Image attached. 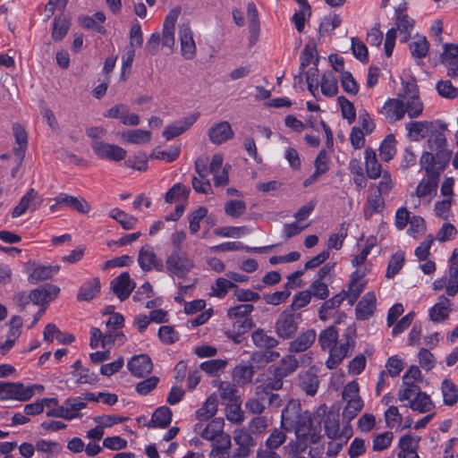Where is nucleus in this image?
Wrapping results in <instances>:
<instances>
[{
	"label": "nucleus",
	"instance_id": "46",
	"mask_svg": "<svg viewBox=\"0 0 458 458\" xmlns=\"http://www.w3.org/2000/svg\"><path fill=\"white\" fill-rule=\"evenodd\" d=\"M237 288V284L228 279L219 277L216 280L214 284L211 286L210 296H215L217 298H224L229 290Z\"/></svg>",
	"mask_w": 458,
	"mask_h": 458
},
{
	"label": "nucleus",
	"instance_id": "35",
	"mask_svg": "<svg viewBox=\"0 0 458 458\" xmlns=\"http://www.w3.org/2000/svg\"><path fill=\"white\" fill-rule=\"evenodd\" d=\"M451 301L445 296L439 297L437 302L429 310V317L433 322H441L448 318Z\"/></svg>",
	"mask_w": 458,
	"mask_h": 458
},
{
	"label": "nucleus",
	"instance_id": "1",
	"mask_svg": "<svg viewBox=\"0 0 458 458\" xmlns=\"http://www.w3.org/2000/svg\"><path fill=\"white\" fill-rule=\"evenodd\" d=\"M281 423L284 429L294 430L298 442L303 445V438L310 443H316L318 436L312 428L311 413L302 411L298 400H291L284 409L281 416Z\"/></svg>",
	"mask_w": 458,
	"mask_h": 458
},
{
	"label": "nucleus",
	"instance_id": "61",
	"mask_svg": "<svg viewBox=\"0 0 458 458\" xmlns=\"http://www.w3.org/2000/svg\"><path fill=\"white\" fill-rule=\"evenodd\" d=\"M405 104V113L410 118H417L423 112V103L417 95L411 97Z\"/></svg>",
	"mask_w": 458,
	"mask_h": 458
},
{
	"label": "nucleus",
	"instance_id": "20",
	"mask_svg": "<svg viewBox=\"0 0 458 458\" xmlns=\"http://www.w3.org/2000/svg\"><path fill=\"white\" fill-rule=\"evenodd\" d=\"M60 289L56 285L46 284L30 292V301L36 305H44L54 300Z\"/></svg>",
	"mask_w": 458,
	"mask_h": 458
},
{
	"label": "nucleus",
	"instance_id": "28",
	"mask_svg": "<svg viewBox=\"0 0 458 458\" xmlns=\"http://www.w3.org/2000/svg\"><path fill=\"white\" fill-rule=\"evenodd\" d=\"M12 130L15 143L18 145L17 147H13V151L14 155L19 157L20 161L22 162L28 145V133L25 128L18 123L13 124Z\"/></svg>",
	"mask_w": 458,
	"mask_h": 458
},
{
	"label": "nucleus",
	"instance_id": "48",
	"mask_svg": "<svg viewBox=\"0 0 458 458\" xmlns=\"http://www.w3.org/2000/svg\"><path fill=\"white\" fill-rule=\"evenodd\" d=\"M247 17L250 23V32L251 34V40L255 42L258 38L259 31V13L254 3L250 2L247 5Z\"/></svg>",
	"mask_w": 458,
	"mask_h": 458
},
{
	"label": "nucleus",
	"instance_id": "21",
	"mask_svg": "<svg viewBox=\"0 0 458 458\" xmlns=\"http://www.w3.org/2000/svg\"><path fill=\"white\" fill-rule=\"evenodd\" d=\"M138 263L143 271L156 269L158 272L164 271L163 262L149 247H142L139 252Z\"/></svg>",
	"mask_w": 458,
	"mask_h": 458
},
{
	"label": "nucleus",
	"instance_id": "32",
	"mask_svg": "<svg viewBox=\"0 0 458 458\" xmlns=\"http://www.w3.org/2000/svg\"><path fill=\"white\" fill-rule=\"evenodd\" d=\"M420 164L425 169L428 176L439 177L440 173L445 168L447 165L438 163L437 156L431 152H425L420 159Z\"/></svg>",
	"mask_w": 458,
	"mask_h": 458
},
{
	"label": "nucleus",
	"instance_id": "34",
	"mask_svg": "<svg viewBox=\"0 0 458 458\" xmlns=\"http://www.w3.org/2000/svg\"><path fill=\"white\" fill-rule=\"evenodd\" d=\"M365 166L367 175L370 179H377L383 173L382 166L377 159L376 152L371 148L365 149Z\"/></svg>",
	"mask_w": 458,
	"mask_h": 458
},
{
	"label": "nucleus",
	"instance_id": "10",
	"mask_svg": "<svg viewBox=\"0 0 458 458\" xmlns=\"http://www.w3.org/2000/svg\"><path fill=\"white\" fill-rule=\"evenodd\" d=\"M181 13V8L179 6L170 10L168 14L165 16L163 30L161 34L162 47H166L173 52L175 44L174 29L175 23Z\"/></svg>",
	"mask_w": 458,
	"mask_h": 458
},
{
	"label": "nucleus",
	"instance_id": "27",
	"mask_svg": "<svg viewBox=\"0 0 458 458\" xmlns=\"http://www.w3.org/2000/svg\"><path fill=\"white\" fill-rule=\"evenodd\" d=\"M198 119V114H192L168 125L163 131V136L166 140H172L185 132Z\"/></svg>",
	"mask_w": 458,
	"mask_h": 458
},
{
	"label": "nucleus",
	"instance_id": "39",
	"mask_svg": "<svg viewBox=\"0 0 458 458\" xmlns=\"http://www.w3.org/2000/svg\"><path fill=\"white\" fill-rule=\"evenodd\" d=\"M397 17L395 21L396 29L402 35L401 41L406 42L411 36V32L414 26V21L407 14H403L400 10H397Z\"/></svg>",
	"mask_w": 458,
	"mask_h": 458
},
{
	"label": "nucleus",
	"instance_id": "45",
	"mask_svg": "<svg viewBox=\"0 0 458 458\" xmlns=\"http://www.w3.org/2000/svg\"><path fill=\"white\" fill-rule=\"evenodd\" d=\"M123 140L133 144H146L151 139V132L145 130H129L123 133Z\"/></svg>",
	"mask_w": 458,
	"mask_h": 458
},
{
	"label": "nucleus",
	"instance_id": "63",
	"mask_svg": "<svg viewBox=\"0 0 458 458\" xmlns=\"http://www.w3.org/2000/svg\"><path fill=\"white\" fill-rule=\"evenodd\" d=\"M246 210V204L241 199H231L225 203V212L232 217L242 216Z\"/></svg>",
	"mask_w": 458,
	"mask_h": 458
},
{
	"label": "nucleus",
	"instance_id": "15",
	"mask_svg": "<svg viewBox=\"0 0 458 458\" xmlns=\"http://www.w3.org/2000/svg\"><path fill=\"white\" fill-rule=\"evenodd\" d=\"M135 285L128 272H123L111 282V288L120 301L128 299Z\"/></svg>",
	"mask_w": 458,
	"mask_h": 458
},
{
	"label": "nucleus",
	"instance_id": "11",
	"mask_svg": "<svg viewBox=\"0 0 458 458\" xmlns=\"http://www.w3.org/2000/svg\"><path fill=\"white\" fill-rule=\"evenodd\" d=\"M91 148L98 157L107 158L115 162L123 160L127 154L126 150L122 147L100 140L92 141Z\"/></svg>",
	"mask_w": 458,
	"mask_h": 458
},
{
	"label": "nucleus",
	"instance_id": "30",
	"mask_svg": "<svg viewBox=\"0 0 458 458\" xmlns=\"http://www.w3.org/2000/svg\"><path fill=\"white\" fill-rule=\"evenodd\" d=\"M58 270V266H32L28 267L29 280L33 284L44 281L51 278Z\"/></svg>",
	"mask_w": 458,
	"mask_h": 458
},
{
	"label": "nucleus",
	"instance_id": "22",
	"mask_svg": "<svg viewBox=\"0 0 458 458\" xmlns=\"http://www.w3.org/2000/svg\"><path fill=\"white\" fill-rule=\"evenodd\" d=\"M381 114L390 123H394L404 116L405 104L402 99L390 98L384 104Z\"/></svg>",
	"mask_w": 458,
	"mask_h": 458
},
{
	"label": "nucleus",
	"instance_id": "53",
	"mask_svg": "<svg viewBox=\"0 0 458 458\" xmlns=\"http://www.w3.org/2000/svg\"><path fill=\"white\" fill-rule=\"evenodd\" d=\"M385 205L382 194L377 192L369 196L367 199V206L364 208V216L366 218H369L374 213L379 212L383 209Z\"/></svg>",
	"mask_w": 458,
	"mask_h": 458
},
{
	"label": "nucleus",
	"instance_id": "2",
	"mask_svg": "<svg viewBox=\"0 0 458 458\" xmlns=\"http://www.w3.org/2000/svg\"><path fill=\"white\" fill-rule=\"evenodd\" d=\"M343 336L344 338L338 343L339 334L335 326L322 330L318 335L321 349L329 351V357L326 361V366L329 369H335L354 348L355 341L351 336V331Z\"/></svg>",
	"mask_w": 458,
	"mask_h": 458
},
{
	"label": "nucleus",
	"instance_id": "25",
	"mask_svg": "<svg viewBox=\"0 0 458 458\" xmlns=\"http://www.w3.org/2000/svg\"><path fill=\"white\" fill-rule=\"evenodd\" d=\"M208 137L214 144H222L233 137V131L230 123L226 121L220 122L208 130Z\"/></svg>",
	"mask_w": 458,
	"mask_h": 458
},
{
	"label": "nucleus",
	"instance_id": "58",
	"mask_svg": "<svg viewBox=\"0 0 458 458\" xmlns=\"http://www.w3.org/2000/svg\"><path fill=\"white\" fill-rule=\"evenodd\" d=\"M208 209L204 207H199L189 215V229L191 233L195 234L199 231L200 221L207 216Z\"/></svg>",
	"mask_w": 458,
	"mask_h": 458
},
{
	"label": "nucleus",
	"instance_id": "3",
	"mask_svg": "<svg viewBox=\"0 0 458 458\" xmlns=\"http://www.w3.org/2000/svg\"><path fill=\"white\" fill-rule=\"evenodd\" d=\"M397 396L400 402L407 401V403L404 404L405 407L420 413L428 412L435 407L430 396L422 392L419 386L400 388Z\"/></svg>",
	"mask_w": 458,
	"mask_h": 458
},
{
	"label": "nucleus",
	"instance_id": "55",
	"mask_svg": "<svg viewBox=\"0 0 458 458\" xmlns=\"http://www.w3.org/2000/svg\"><path fill=\"white\" fill-rule=\"evenodd\" d=\"M404 262V254L403 252L394 253L387 266L386 277L390 279L393 278L402 269Z\"/></svg>",
	"mask_w": 458,
	"mask_h": 458
},
{
	"label": "nucleus",
	"instance_id": "40",
	"mask_svg": "<svg viewBox=\"0 0 458 458\" xmlns=\"http://www.w3.org/2000/svg\"><path fill=\"white\" fill-rule=\"evenodd\" d=\"M100 292V281L98 278H91L82 284L78 293L79 301H90Z\"/></svg>",
	"mask_w": 458,
	"mask_h": 458
},
{
	"label": "nucleus",
	"instance_id": "36",
	"mask_svg": "<svg viewBox=\"0 0 458 458\" xmlns=\"http://www.w3.org/2000/svg\"><path fill=\"white\" fill-rule=\"evenodd\" d=\"M254 373L252 365L239 364L233 370V380L238 386H244L252 381Z\"/></svg>",
	"mask_w": 458,
	"mask_h": 458
},
{
	"label": "nucleus",
	"instance_id": "62",
	"mask_svg": "<svg viewBox=\"0 0 458 458\" xmlns=\"http://www.w3.org/2000/svg\"><path fill=\"white\" fill-rule=\"evenodd\" d=\"M286 441V434L282 428H275L266 440V447L276 450Z\"/></svg>",
	"mask_w": 458,
	"mask_h": 458
},
{
	"label": "nucleus",
	"instance_id": "18",
	"mask_svg": "<svg viewBox=\"0 0 458 458\" xmlns=\"http://www.w3.org/2000/svg\"><path fill=\"white\" fill-rule=\"evenodd\" d=\"M366 275V268L357 269L352 275V279L348 285V291H345L346 300L350 305H353L357 298L363 291L366 282L363 280Z\"/></svg>",
	"mask_w": 458,
	"mask_h": 458
},
{
	"label": "nucleus",
	"instance_id": "59",
	"mask_svg": "<svg viewBox=\"0 0 458 458\" xmlns=\"http://www.w3.org/2000/svg\"><path fill=\"white\" fill-rule=\"evenodd\" d=\"M429 49V43L426 38H419L410 44V50L414 58H423L427 55Z\"/></svg>",
	"mask_w": 458,
	"mask_h": 458
},
{
	"label": "nucleus",
	"instance_id": "16",
	"mask_svg": "<svg viewBox=\"0 0 458 458\" xmlns=\"http://www.w3.org/2000/svg\"><path fill=\"white\" fill-rule=\"evenodd\" d=\"M298 385L307 395L314 396L318 392L319 386L317 369L315 367H310L309 369L301 372L298 375Z\"/></svg>",
	"mask_w": 458,
	"mask_h": 458
},
{
	"label": "nucleus",
	"instance_id": "4",
	"mask_svg": "<svg viewBox=\"0 0 458 458\" xmlns=\"http://www.w3.org/2000/svg\"><path fill=\"white\" fill-rule=\"evenodd\" d=\"M301 322V313L284 310L280 313L275 323V332L283 340L292 339L298 332Z\"/></svg>",
	"mask_w": 458,
	"mask_h": 458
},
{
	"label": "nucleus",
	"instance_id": "43",
	"mask_svg": "<svg viewBox=\"0 0 458 458\" xmlns=\"http://www.w3.org/2000/svg\"><path fill=\"white\" fill-rule=\"evenodd\" d=\"M212 442L211 455L215 457L224 455L232 446L231 437L225 433L224 430Z\"/></svg>",
	"mask_w": 458,
	"mask_h": 458
},
{
	"label": "nucleus",
	"instance_id": "49",
	"mask_svg": "<svg viewBox=\"0 0 458 458\" xmlns=\"http://www.w3.org/2000/svg\"><path fill=\"white\" fill-rule=\"evenodd\" d=\"M70 28V21L64 16H58L54 19L52 38L55 41L62 40L67 34Z\"/></svg>",
	"mask_w": 458,
	"mask_h": 458
},
{
	"label": "nucleus",
	"instance_id": "41",
	"mask_svg": "<svg viewBox=\"0 0 458 458\" xmlns=\"http://www.w3.org/2000/svg\"><path fill=\"white\" fill-rule=\"evenodd\" d=\"M441 392L443 394L444 403L452 406L457 403L458 388L450 379L445 378L441 384Z\"/></svg>",
	"mask_w": 458,
	"mask_h": 458
},
{
	"label": "nucleus",
	"instance_id": "8",
	"mask_svg": "<svg viewBox=\"0 0 458 458\" xmlns=\"http://www.w3.org/2000/svg\"><path fill=\"white\" fill-rule=\"evenodd\" d=\"M208 163L207 157H199L195 160L194 167L198 176H193L191 185L193 190L198 193L212 194V185L208 179Z\"/></svg>",
	"mask_w": 458,
	"mask_h": 458
},
{
	"label": "nucleus",
	"instance_id": "47",
	"mask_svg": "<svg viewBox=\"0 0 458 458\" xmlns=\"http://www.w3.org/2000/svg\"><path fill=\"white\" fill-rule=\"evenodd\" d=\"M338 81L335 75L331 72L322 76L320 87L321 92L326 97H334L338 93Z\"/></svg>",
	"mask_w": 458,
	"mask_h": 458
},
{
	"label": "nucleus",
	"instance_id": "42",
	"mask_svg": "<svg viewBox=\"0 0 458 458\" xmlns=\"http://www.w3.org/2000/svg\"><path fill=\"white\" fill-rule=\"evenodd\" d=\"M190 189L181 182L175 183L165 195V201L166 203H173L174 201L183 200L188 199Z\"/></svg>",
	"mask_w": 458,
	"mask_h": 458
},
{
	"label": "nucleus",
	"instance_id": "19",
	"mask_svg": "<svg viewBox=\"0 0 458 458\" xmlns=\"http://www.w3.org/2000/svg\"><path fill=\"white\" fill-rule=\"evenodd\" d=\"M130 372L137 377H143L153 369L151 359L147 354L133 356L127 364Z\"/></svg>",
	"mask_w": 458,
	"mask_h": 458
},
{
	"label": "nucleus",
	"instance_id": "23",
	"mask_svg": "<svg viewBox=\"0 0 458 458\" xmlns=\"http://www.w3.org/2000/svg\"><path fill=\"white\" fill-rule=\"evenodd\" d=\"M316 338L317 334L315 329H308L290 342L288 351L289 352H303L314 344Z\"/></svg>",
	"mask_w": 458,
	"mask_h": 458
},
{
	"label": "nucleus",
	"instance_id": "17",
	"mask_svg": "<svg viewBox=\"0 0 458 458\" xmlns=\"http://www.w3.org/2000/svg\"><path fill=\"white\" fill-rule=\"evenodd\" d=\"M224 420L222 419H214L208 422H197L194 426V432L199 435L202 438L212 441L222 433L224 430Z\"/></svg>",
	"mask_w": 458,
	"mask_h": 458
},
{
	"label": "nucleus",
	"instance_id": "50",
	"mask_svg": "<svg viewBox=\"0 0 458 458\" xmlns=\"http://www.w3.org/2000/svg\"><path fill=\"white\" fill-rule=\"evenodd\" d=\"M396 153L395 139L393 134L386 137L379 148V156L382 160L390 161Z\"/></svg>",
	"mask_w": 458,
	"mask_h": 458
},
{
	"label": "nucleus",
	"instance_id": "64",
	"mask_svg": "<svg viewBox=\"0 0 458 458\" xmlns=\"http://www.w3.org/2000/svg\"><path fill=\"white\" fill-rule=\"evenodd\" d=\"M437 90L445 98L454 99L458 97V88L454 87L450 81H439L437 83Z\"/></svg>",
	"mask_w": 458,
	"mask_h": 458
},
{
	"label": "nucleus",
	"instance_id": "37",
	"mask_svg": "<svg viewBox=\"0 0 458 458\" xmlns=\"http://www.w3.org/2000/svg\"><path fill=\"white\" fill-rule=\"evenodd\" d=\"M432 128L433 123L429 121L410 122L406 124V130L414 140L425 138Z\"/></svg>",
	"mask_w": 458,
	"mask_h": 458
},
{
	"label": "nucleus",
	"instance_id": "9",
	"mask_svg": "<svg viewBox=\"0 0 458 458\" xmlns=\"http://www.w3.org/2000/svg\"><path fill=\"white\" fill-rule=\"evenodd\" d=\"M31 394L30 389H25V386L22 383L0 382L1 400L26 402L31 399Z\"/></svg>",
	"mask_w": 458,
	"mask_h": 458
},
{
	"label": "nucleus",
	"instance_id": "60",
	"mask_svg": "<svg viewBox=\"0 0 458 458\" xmlns=\"http://www.w3.org/2000/svg\"><path fill=\"white\" fill-rule=\"evenodd\" d=\"M347 404L343 411L344 418L352 420L362 410L364 403L360 397L346 401Z\"/></svg>",
	"mask_w": 458,
	"mask_h": 458
},
{
	"label": "nucleus",
	"instance_id": "52",
	"mask_svg": "<svg viewBox=\"0 0 458 458\" xmlns=\"http://www.w3.org/2000/svg\"><path fill=\"white\" fill-rule=\"evenodd\" d=\"M110 216L116 220L124 230L132 229L136 223L138 222L137 218L132 216H130L124 213L123 210L119 208H114L110 212Z\"/></svg>",
	"mask_w": 458,
	"mask_h": 458
},
{
	"label": "nucleus",
	"instance_id": "12",
	"mask_svg": "<svg viewBox=\"0 0 458 458\" xmlns=\"http://www.w3.org/2000/svg\"><path fill=\"white\" fill-rule=\"evenodd\" d=\"M428 146L430 150L436 152L438 163H443L444 165L448 164L452 151L446 148V139L442 131H432L428 140Z\"/></svg>",
	"mask_w": 458,
	"mask_h": 458
},
{
	"label": "nucleus",
	"instance_id": "26",
	"mask_svg": "<svg viewBox=\"0 0 458 458\" xmlns=\"http://www.w3.org/2000/svg\"><path fill=\"white\" fill-rule=\"evenodd\" d=\"M376 301L374 293L369 292L365 293L355 309L357 319L365 320L369 318L374 312Z\"/></svg>",
	"mask_w": 458,
	"mask_h": 458
},
{
	"label": "nucleus",
	"instance_id": "29",
	"mask_svg": "<svg viewBox=\"0 0 458 458\" xmlns=\"http://www.w3.org/2000/svg\"><path fill=\"white\" fill-rule=\"evenodd\" d=\"M57 204H64L80 214H88L91 208L90 205L83 199L64 193L57 196Z\"/></svg>",
	"mask_w": 458,
	"mask_h": 458
},
{
	"label": "nucleus",
	"instance_id": "5",
	"mask_svg": "<svg viewBox=\"0 0 458 458\" xmlns=\"http://www.w3.org/2000/svg\"><path fill=\"white\" fill-rule=\"evenodd\" d=\"M193 267V259L180 249L174 250L165 260L167 272L178 278H184Z\"/></svg>",
	"mask_w": 458,
	"mask_h": 458
},
{
	"label": "nucleus",
	"instance_id": "7",
	"mask_svg": "<svg viewBox=\"0 0 458 458\" xmlns=\"http://www.w3.org/2000/svg\"><path fill=\"white\" fill-rule=\"evenodd\" d=\"M86 406L87 403L82 401V397H70L64 401L63 405L47 411V416L72 420L81 417V411Z\"/></svg>",
	"mask_w": 458,
	"mask_h": 458
},
{
	"label": "nucleus",
	"instance_id": "44",
	"mask_svg": "<svg viewBox=\"0 0 458 458\" xmlns=\"http://www.w3.org/2000/svg\"><path fill=\"white\" fill-rule=\"evenodd\" d=\"M348 224L342 223L336 233H332L327 240V250H341L344 244V239L348 235Z\"/></svg>",
	"mask_w": 458,
	"mask_h": 458
},
{
	"label": "nucleus",
	"instance_id": "24",
	"mask_svg": "<svg viewBox=\"0 0 458 458\" xmlns=\"http://www.w3.org/2000/svg\"><path fill=\"white\" fill-rule=\"evenodd\" d=\"M37 197V191L33 188L30 189L13 208L12 216L16 218L25 214L27 210H36L39 207V203L36 201Z\"/></svg>",
	"mask_w": 458,
	"mask_h": 458
},
{
	"label": "nucleus",
	"instance_id": "14",
	"mask_svg": "<svg viewBox=\"0 0 458 458\" xmlns=\"http://www.w3.org/2000/svg\"><path fill=\"white\" fill-rule=\"evenodd\" d=\"M233 441L238 445L233 453V457H247L250 454V448L255 445V441L245 428H236L233 431Z\"/></svg>",
	"mask_w": 458,
	"mask_h": 458
},
{
	"label": "nucleus",
	"instance_id": "38",
	"mask_svg": "<svg viewBox=\"0 0 458 458\" xmlns=\"http://www.w3.org/2000/svg\"><path fill=\"white\" fill-rule=\"evenodd\" d=\"M252 342L258 348L272 349L278 345L279 342L267 334L264 329H258L251 335Z\"/></svg>",
	"mask_w": 458,
	"mask_h": 458
},
{
	"label": "nucleus",
	"instance_id": "57",
	"mask_svg": "<svg viewBox=\"0 0 458 458\" xmlns=\"http://www.w3.org/2000/svg\"><path fill=\"white\" fill-rule=\"evenodd\" d=\"M337 102L341 107L343 118L346 119L349 123H352L356 119V112L353 104L344 96L338 97Z\"/></svg>",
	"mask_w": 458,
	"mask_h": 458
},
{
	"label": "nucleus",
	"instance_id": "31",
	"mask_svg": "<svg viewBox=\"0 0 458 458\" xmlns=\"http://www.w3.org/2000/svg\"><path fill=\"white\" fill-rule=\"evenodd\" d=\"M217 411V396L213 394L208 397L202 406L196 411L198 422H207L212 419Z\"/></svg>",
	"mask_w": 458,
	"mask_h": 458
},
{
	"label": "nucleus",
	"instance_id": "33",
	"mask_svg": "<svg viewBox=\"0 0 458 458\" xmlns=\"http://www.w3.org/2000/svg\"><path fill=\"white\" fill-rule=\"evenodd\" d=\"M172 411L166 406L158 407L152 414L148 428H167L172 420Z\"/></svg>",
	"mask_w": 458,
	"mask_h": 458
},
{
	"label": "nucleus",
	"instance_id": "13",
	"mask_svg": "<svg viewBox=\"0 0 458 458\" xmlns=\"http://www.w3.org/2000/svg\"><path fill=\"white\" fill-rule=\"evenodd\" d=\"M179 39L182 55L186 60H191L197 53V47L193 39V33L189 23H182L179 27Z\"/></svg>",
	"mask_w": 458,
	"mask_h": 458
},
{
	"label": "nucleus",
	"instance_id": "6",
	"mask_svg": "<svg viewBox=\"0 0 458 458\" xmlns=\"http://www.w3.org/2000/svg\"><path fill=\"white\" fill-rule=\"evenodd\" d=\"M298 367L299 360L294 355L287 354L284 356L279 364L269 370L271 373L270 377L273 379L272 387H274L275 390L281 389L284 385L283 379L295 372Z\"/></svg>",
	"mask_w": 458,
	"mask_h": 458
},
{
	"label": "nucleus",
	"instance_id": "54",
	"mask_svg": "<svg viewBox=\"0 0 458 458\" xmlns=\"http://www.w3.org/2000/svg\"><path fill=\"white\" fill-rule=\"evenodd\" d=\"M254 310L252 304L245 303L232 307L227 310V317L230 319L242 320L250 318L249 315Z\"/></svg>",
	"mask_w": 458,
	"mask_h": 458
},
{
	"label": "nucleus",
	"instance_id": "51",
	"mask_svg": "<svg viewBox=\"0 0 458 458\" xmlns=\"http://www.w3.org/2000/svg\"><path fill=\"white\" fill-rule=\"evenodd\" d=\"M438 179L439 177L428 176L427 180H422L416 189L417 197L424 198L435 192L437 188Z\"/></svg>",
	"mask_w": 458,
	"mask_h": 458
},
{
	"label": "nucleus",
	"instance_id": "56",
	"mask_svg": "<svg viewBox=\"0 0 458 458\" xmlns=\"http://www.w3.org/2000/svg\"><path fill=\"white\" fill-rule=\"evenodd\" d=\"M341 86L344 91L351 96L357 95L359 85L350 72H343L340 75Z\"/></svg>",
	"mask_w": 458,
	"mask_h": 458
}]
</instances>
